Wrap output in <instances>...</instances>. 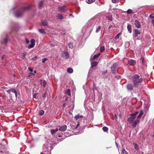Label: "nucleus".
Listing matches in <instances>:
<instances>
[{
	"label": "nucleus",
	"mask_w": 154,
	"mask_h": 154,
	"mask_svg": "<svg viewBox=\"0 0 154 154\" xmlns=\"http://www.w3.org/2000/svg\"><path fill=\"white\" fill-rule=\"evenodd\" d=\"M96 20L94 18H93L89 20L86 24L83 29V31L90 34L93 30L94 26L95 24Z\"/></svg>",
	"instance_id": "nucleus-1"
},
{
	"label": "nucleus",
	"mask_w": 154,
	"mask_h": 154,
	"mask_svg": "<svg viewBox=\"0 0 154 154\" xmlns=\"http://www.w3.org/2000/svg\"><path fill=\"white\" fill-rule=\"evenodd\" d=\"M131 79L133 82V85L134 87L137 88L138 86V84L141 83L143 80L142 78H140L138 74H135L131 77Z\"/></svg>",
	"instance_id": "nucleus-2"
},
{
	"label": "nucleus",
	"mask_w": 154,
	"mask_h": 154,
	"mask_svg": "<svg viewBox=\"0 0 154 154\" xmlns=\"http://www.w3.org/2000/svg\"><path fill=\"white\" fill-rule=\"evenodd\" d=\"M30 8V6L24 7L23 9H19L18 10L14 13V15L17 17H21L23 14L24 11L29 10Z\"/></svg>",
	"instance_id": "nucleus-3"
},
{
	"label": "nucleus",
	"mask_w": 154,
	"mask_h": 154,
	"mask_svg": "<svg viewBox=\"0 0 154 154\" xmlns=\"http://www.w3.org/2000/svg\"><path fill=\"white\" fill-rule=\"evenodd\" d=\"M138 113V112L137 111L134 113L131 114L130 115V117L128 118L127 119V121L130 124L136 118V115Z\"/></svg>",
	"instance_id": "nucleus-4"
},
{
	"label": "nucleus",
	"mask_w": 154,
	"mask_h": 154,
	"mask_svg": "<svg viewBox=\"0 0 154 154\" xmlns=\"http://www.w3.org/2000/svg\"><path fill=\"white\" fill-rule=\"evenodd\" d=\"M112 72L114 74H116L118 72V69L117 68V65L116 63H114L111 67Z\"/></svg>",
	"instance_id": "nucleus-5"
},
{
	"label": "nucleus",
	"mask_w": 154,
	"mask_h": 154,
	"mask_svg": "<svg viewBox=\"0 0 154 154\" xmlns=\"http://www.w3.org/2000/svg\"><path fill=\"white\" fill-rule=\"evenodd\" d=\"M61 57L65 59H68L69 57V55L67 51H63L61 53Z\"/></svg>",
	"instance_id": "nucleus-6"
},
{
	"label": "nucleus",
	"mask_w": 154,
	"mask_h": 154,
	"mask_svg": "<svg viewBox=\"0 0 154 154\" xmlns=\"http://www.w3.org/2000/svg\"><path fill=\"white\" fill-rule=\"evenodd\" d=\"M58 10L61 12H65L67 11V9L65 6H60L57 8Z\"/></svg>",
	"instance_id": "nucleus-7"
},
{
	"label": "nucleus",
	"mask_w": 154,
	"mask_h": 154,
	"mask_svg": "<svg viewBox=\"0 0 154 154\" xmlns=\"http://www.w3.org/2000/svg\"><path fill=\"white\" fill-rule=\"evenodd\" d=\"M134 24L135 27L137 29L140 28L141 27V25L140 23L138 20H135L134 21Z\"/></svg>",
	"instance_id": "nucleus-8"
},
{
	"label": "nucleus",
	"mask_w": 154,
	"mask_h": 154,
	"mask_svg": "<svg viewBox=\"0 0 154 154\" xmlns=\"http://www.w3.org/2000/svg\"><path fill=\"white\" fill-rule=\"evenodd\" d=\"M67 126L66 125H64L59 127L58 130L62 132L65 131L67 129Z\"/></svg>",
	"instance_id": "nucleus-9"
},
{
	"label": "nucleus",
	"mask_w": 154,
	"mask_h": 154,
	"mask_svg": "<svg viewBox=\"0 0 154 154\" xmlns=\"http://www.w3.org/2000/svg\"><path fill=\"white\" fill-rule=\"evenodd\" d=\"M126 87L128 91H131L133 90V86L131 84H128L126 85Z\"/></svg>",
	"instance_id": "nucleus-10"
},
{
	"label": "nucleus",
	"mask_w": 154,
	"mask_h": 154,
	"mask_svg": "<svg viewBox=\"0 0 154 154\" xmlns=\"http://www.w3.org/2000/svg\"><path fill=\"white\" fill-rule=\"evenodd\" d=\"M35 40L32 39L30 40V44L28 48H32L35 45Z\"/></svg>",
	"instance_id": "nucleus-11"
},
{
	"label": "nucleus",
	"mask_w": 154,
	"mask_h": 154,
	"mask_svg": "<svg viewBox=\"0 0 154 154\" xmlns=\"http://www.w3.org/2000/svg\"><path fill=\"white\" fill-rule=\"evenodd\" d=\"M140 122V120L138 119H137L135 121L133 122L132 124V126L133 128H135L136 127L137 125Z\"/></svg>",
	"instance_id": "nucleus-12"
},
{
	"label": "nucleus",
	"mask_w": 154,
	"mask_h": 154,
	"mask_svg": "<svg viewBox=\"0 0 154 154\" xmlns=\"http://www.w3.org/2000/svg\"><path fill=\"white\" fill-rule=\"evenodd\" d=\"M19 25L18 23H14L13 26H12V29H13V31H17V28H18Z\"/></svg>",
	"instance_id": "nucleus-13"
},
{
	"label": "nucleus",
	"mask_w": 154,
	"mask_h": 154,
	"mask_svg": "<svg viewBox=\"0 0 154 154\" xmlns=\"http://www.w3.org/2000/svg\"><path fill=\"white\" fill-rule=\"evenodd\" d=\"M40 84L42 86H43L44 88H45L47 85V83L45 80H44L43 81L42 79H40Z\"/></svg>",
	"instance_id": "nucleus-14"
},
{
	"label": "nucleus",
	"mask_w": 154,
	"mask_h": 154,
	"mask_svg": "<svg viewBox=\"0 0 154 154\" xmlns=\"http://www.w3.org/2000/svg\"><path fill=\"white\" fill-rule=\"evenodd\" d=\"M1 43L2 45H5L8 42V39L7 38H5L3 40H1Z\"/></svg>",
	"instance_id": "nucleus-15"
},
{
	"label": "nucleus",
	"mask_w": 154,
	"mask_h": 154,
	"mask_svg": "<svg viewBox=\"0 0 154 154\" xmlns=\"http://www.w3.org/2000/svg\"><path fill=\"white\" fill-rule=\"evenodd\" d=\"M128 63L131 65H134L136 63V62L134 60H130L128 61Z\"/></svg>",
	"instance_id": "nucleus-16"
},
{
	"label": "nucleus",
	"mask_w": 154,
	"mask_h": 154,
	"mask_svg": "<svg viewBox=\"0 0 154 154\" xmlns=\"http://www.w3.org/2000/svg\"><path fill=\"white\" fill-rule=\"evenodd\" d=\"M100 55V53L96 54L94 55L93 57L91 59V61H94L96 59L98 58Z\"/></svg>",
	"instance_id": "nucleus-17"
},
{
	"label": "nucleus",
	"mask_w": 154,
	"mask_h": 154,
	"mask_svg": "<svg viewBox=\"0 0 154 154\" xmlns=\"http://www.w3.org/2000/svg\"><path fill=\"white\" fill-rule=\"evenodd\" d=\"M58 131V129L57 128L55 129H51V134L53 135L55 134L56 132Z\"/></svg>",
	"instance_id": "nucleus-18"
},
{
	"label": "nucleus",
	"mask_w": 154,
	"mask_h": 154,
	"mask_svg": "<svg viewBox=\"0 0 154 154\" xmlns=\"http://www.w3.org/2000/svg\"><path fill=\"white\" fill-rule=\"evenodd\" d=\"M127 29L128 31L130 33H131L132 32V28L131 25L128 24L127 27Z\"/></svg>",
	"instance_id": "nucleus-19"
},
{
	"label": "nucleus",
	"mask_w": 154,
	"mask_h": 154,
	"mask_svg": "<svg viewBox=\"0 0 154 154\" xmlns=\"http://www.w3.org/2000/svg\"><path fill=\"white\" fill-rule=\"evenodd\" d=\"M98 64L97 61H94L91 63V67L95 66L97 65Z\"/></svg>",
	"instance_id": "nucleus-20"
},
{
	"label": "nucleus",
	"mask_w": 154,
	"mask_h": 154,
	"mask_svg": "<svg viewBox=\"0 0 154 154\" xmlns=\"http://www.w3.org/2000/svg\"><path fill=\"white\" fill-rule=\"evenodd\" d=\"M83 117V116L81 115L80 116L79 115H77L75 116V117L74 118L77 120L79 118H82Z\"/></svg>",
	"instance_id": "nucleus-21"
},
{
	"label": "nucleus",
	"mask_w": 154,
	"mask_h": 154,
	"mask_svg": "<svg viewBox=\"0 0 154 154\" xmlns=\"http://www.w3.org/2000/svg\"><path fill=\"white\" fill-rule=\"evenodd\" d=\"M143 112L142 110H141L140 112V113L138 115V116L137 117V118L138 119H140L141 118L142 116L143 115Z\"/></svg>",
	"instance_id": "nucleus-22"
},
{
	"label": "nucleus",
	"mask_w": 154,
	"mask_h": 154,
	"mask_svg": "<svg viewBox=\"0 0 154 154\" xmlns=\"http://www.w3.org/2000/svg\"><path fill=\"white\" fill-rule=\"evenodd\" d=\"M57 18L60 20H62L63 19V15L61 14H59L57 15Z\"/></svg>",
	"instance_id": "nucleus-23"
},
{
	"label": "nucleus",
	"mask_w": 154,
	"mask_h": 154,
	"mask_svg": "<svg viewBox=\"0 0 154 154\" xmlns=\"http://www.w3.org/2000/svg\"><path fill=\"white\" fill-rule=\"evenodd\" d=\"M43 3H44L43 1H42L40 2H39L38 5V7L39 8H40L42 7V6H43Z\"/></svg>",
	"instance_id": "nucleus-24"
},
{
	"label": "nucleus",
	"mask_w": 154,
	"mask_h": 154,
	"mask_svg": "<svg viewBox=\"0 0 154 154\" xmlns=\"http://www.w3.org/2000/svg\"><path fill=\"white\" fill-rule=\"evenodd\" d=\"M134 148L137 150H138L139 149V146L137 144L135 143H134Z\"/></svg>",
	"instance_id": "nucleus-25"
},
{
	"label": "nucleus",
	"mask_w": 154,
	"mask_h": 154,
	"mask_svg": "<svg viewBox=\"0 0 154 154\" xmlns=\"http://www.w3.org/2000/svg\"><path fill=\"white\" fill-rule=\"evenodd\" d=\"M67 72L70 73H72L73 72V69L71 68H69L67 69Z\"/></svg>",
	"instance_id": "nucleus-26"
},
{
	"label": "nucleus",
	"mask_w": 154,
	"mask_h": 154,
	"mask_svg": "<svg viewBox=\"0 0 154 154\" xmlns=\"http://www.w3.org/2000/svg\"><path fill=\"white\" fill-rule=\"evenodd\" d=\"M38 32L41 34H45V32L44 30L43 29H38Z\"/></svg>",
	"instance_id": "nucleus-27"
},
{
	"label": "nucleus",
	"mask_w": 154,
	"mask_h": 154,
	"mask_svg": "<svg viewBox=\"0 0 154 154\" xmlns=\"http://www.w3.org/2000/svg\"><path fill=\"white\" fill-rule=\"evenodd\" d=\"M122 35L121 32L118 33L115 37L114 38L115 40H117L119 38V36Z\"/></svg>",
	"instance_id": "nucleus-28"
},
{
	"label": "nucleus",
	"mask_w": 154,
	"mask_h": 154,
	"mask_svg": "<svg viewBox=\"0 0 154 154\" xmlns=\"http://www.w3.org/2000/svg\"><path fill=\"white\" fill-rule=\"evenodd\" d=\"M93 87L92 88V90L94 92L95 90H97V87L95 83H93Z\"/></svg>",
	"instance_id": "nucleus-29"
},
{
	"label": "nucleus",
	"mask_w": 154,
	"mask_h": 154,
	"mask_svg": "<svg viewBox=\"0 0 154 154\" xmlns=\"http://www.w3.org/2000/svg\"><path fill=\"white\" fill-rule=\"evenodd\" d=\"M48 23L47 22L44 21L42 22L41 24L43 26H45L48 25Z\"/></svg>",
	"instance_id": "nucleus-30"
},
{
	"label": "nucleus",
	"mask_w": 154,
	"mask_h": 154,
	"mask_svg": "<svg viewBox=\"0 0 154 154\" xmlns=\"http://www.w3.org/2000/svg\"><path fill=\"white\" fill-rule=\"evenodd\" d=\"M11 91L13 93H14L15 94V96L16 97H17V91H16V90H15V89H14V88H11Z\"/></svg>",
	"instance_id": "nucleus-31"
},
{
	"label": "nucleus",
	"mask_w": 154,
	"mask_h": 154,
	"mask_svg": "<svg viewBox=\"0 0 154 154\" xmlns=\"http://www.w3.org/2000/svg\"><path fill=\"white\" fill-rule=\"evenodd\" d=\"M95 0H86V2L88 4H91L95 1Z\"/></svg>",
	"instance_id": "nucleus-32"
},
{
	"label": "nucleus",
	"mask_w": 154,
	"mask_h": 154,
	"mask_svg": "<svg viewBox=\"0 0 154 154\" xmlns=\"http://www.w3.org/2000/svg\"><path fill=\"white\" fill-rule=\"evenodd\" d=\"M102 129L104 132H107L108 130V128L104 126L102 128Z\"/></svg>",
	"instance_id": "nucleus-33"
},
{
	"label": "nucleus",
	"mask_w": 154,
	"mask_h": 154,
	"mask_svg": "<svg viewBox=\"0 0 154 154\" xmlns=\"http://www.w3.org/2000/svg\"><path fill=\"white\" fill-rule=\"evenodd\" d=\"M134 33L138 35L140 34V31L137 29H135Z\"/></svg>",
	"instance_id": "nucleus-34"
},
{
	"label": "nucleus",
	"mask_w": 154,
	"mask_h": 154,
	"mask_svg": "<svg viewBox=\"0 0 154 154\" xmlns=\"http://www.w3.org/2000/svg\"><path fill=\"white\" fill-rule=\"evenodd\" d=\"M44 111L43 110H41L39 112V115L40 116H42L44 113Z\"/></svg>",
	"instance_id": "nucleus-35"
},
{
	"label": "nucleus",
	"mask_w": 154,
	"mask_h": 154,
	"mask_svg": "<svg viewBox=\"0 0 154 154\" xmlns=\"http://www.w3.org/2000/svg\"><path fill=\"white\" fill-rule=\"evenodd\" d=\"M66 93L69 96L70 95V90L69 89H68L66 91Z\"/></svg>",
	"instance_id": "nucleus-36"
},
{
	"label": "nucleus",
	"mask_w": 154,
	"mask_h": 154,
	"mask_svg": "<svg viewBox=\"0 0 154 154\" xmlns=\"http://www.w3.org/2000/svg\"><path fill=\"white\" fill-rule=\"evenodd\" d=\"M126 12L128 14H131L133 13L132 10L131 9H128Z\"/></svg>",
	"instance_id": "nucleus-37"
},
{
	"label": "nucleus",
	"mask_w": 154,
	"mask_h": 154,
	"mask_svg": "<svg viewBox=\"0 0 154 154\" xmlns=\"http://www.w3.org/2000/svg\"><path fill=\"white\" fill-rule=\"evenodd\" d=\"M68 46L69 48H73V46L72 44V43L71 42H69L68 43Z\"/></svg>",
	"instance_id": "nucleus-38"
},
{
	"label": "nucleus",
	"mask_w": 154,
	"mask_h": 154,
	"mask_svg": "<svg viewBox=\"0 0 154 154\" xmlns=\"http://www.w3.org/2000/svg\"><path fill=\"white\" fill-rule=\"evenodd\" d=\"M107 19L109 20L112 21V16H109L106 17Z\"/></svg>",
	"instance_id": "nucleus-39"
},
{
	"label": "nucleus",
	"mask_w": 154,
	"mask_h": 154,
	"mask_svg": "<svg viewBox=\"0 0 154 154\" xmlns=\"http://www.w3.org/2000/svg\"><path fill=\"white\" fill-rule=\"evenodd\" d=\"M122 154H128V152L125 149H123L122 151Z\"/></svg>",
	"instance_id": "nucleus-40"
},
{
	"label": "nucleus",
	"mask_w": 154,
	"mask_h": 154,
	"mask_svg": "<svg viewBox=\"0 0 154 154\" xmlns=\"http://www.w3.org/2000/svg\"><path fill=\"white\" fill-rule=\"evenodd\" d=\"M48 60V59L47 58H44L42 59V62L43 63H45V61H47Z\"/></svg>",
	"instance_id": "nucleus-41"
},
{
	"label": "nucleus",
	"mask_w": 154,
	"mask_h": 154,
	"mask_svg": "<svg viewBox=\"0 0 154 154\" xmlns=\"http://www.w3.org/2000/svg\"><path fill=\"white\" fill-rule=\"evenodd\" d=\"M26 55V52L23 53L22 55V58L23 59H24L25 57V56Z\"/></svg>",
	"instance_id": "nucleus-42"
},
{
	"label": "nucleus",
	"mask_w": 154,
	"mask_h": 154,
	"mask_svg": "<svg viewBox=\"0 0 154 154\" xmlns=\"http://www.w3.org/2000/svg\"><path fill=\"white\" fill-rule=\"evenodd\" d=\"M100 29H101L100 27V26L96 30V33L98 32L100 30Z\"/></svg>",
	"instance_id": "nucleus-43"
},
{
	"label": "nucleus",
	"mask_w": 154,
	"mask_h": 154,
	"mask_svg": "<svg viewBox=\"0 0 154 154\" xmlns=\"http://www.w3.org/2000/svg\"><path fill=\"white\" fill-rule=\"evenodd\" d=\"M56 46V45H55V44H51L50 45V47H51V48H52V47H55V46Z\"/></svg>",
	"instance_id": "nucleus-44"
},
{
	"label": "nucleus",
	"mask_w": 154,
	"mask_h": 154,
	"mask_svg": "<svg viewBox=\"0 0 154 154\" xmlns=\"http://www.w3.org/2000/svg\"><path fill=\"white\" fill-rule=\"evenodd\" d=\"M38 93H35L33 95V97L35 98H37V95L38 94Z\"/></svg>",
	"instance_id": "nucleus-45"
},
{
	"label": "nucleus",
	"mask_w": 154,
	"mask_h": 154,
	"mask_svg": "<svg viewBox=\"0 0 154 154\" xmlns=\"http://www.w3.org/2000/svg\"><path fill=\"white\" fill-rule=\"evenodd\" d=\"M112 1L113 3H116L119 2V0H112Z\"/></svg>",
	"instance_id": "nucleus-46"
},
{
	"label": "nucleus",
	"mask_w": 154,
	"mask_h": 154,
	"mask_svg": "<svg viewBox=\"0 0 154 154\" xmlns=\"http://www.w3.org/2000/svg\"><path fill=\"white\" fill-rule=\"evenodd\" d=\"M144 60V58L143 57H141L140 59V60L141 61L142 63H143V61Z\"/></svg>",
	"instance_id": "nucleus-47"
},
{
	"label": "nucleus",
	"mask_w": 154,
	"mask_h": 154,
	"mask_svg": "<svg viewBox=\"0 0 154 154\" xmlns=\"http://www.w3.org/2000/svg\"><path fill=\"white\" fill-rule=\"evenodd\" d=\"M5 57L6 56L5 55H3L2 57V60H4L5 58Z\"/></svg>",
	"instance_id": "nucleus-48"
},
{
	"label": "nucleus",
	"mask_w": 154,
	"mask_h": 154,
	"mask_svg": "<svg viewBox=\"0 0 154 154\" xmlns=\"http://www.w3.org/2000/svg\"><path fill=\"white\" fill-rule=\"evenodd\" d=\"M138 36V35L134 33V34L133 35V37L134 38H136Z\"/></svg>",
	"instance_id": "nucleus-49"
},
{
	"label": "nucleus",
	"mask_w": 154,
	"mask_h": 154,
	"mask_svg": "<svg viewBox=\"0 0 154 154\" xmlns=\"http://www.w3.org/2000/svg\"><path fill=\"white\" fill-rule=\"evenodd\" d=\"M37 56H35V57H33L32 58V60H35L37 58Z\"/></svg>",
	"instance_id": "nucleus-50"
},
{
	"label": "nucleus",
	"mask_w": 154,
	"mask_h": 154,
	"mask_svg": "<svg viewBox=\"0 0 154 154\" xmlns=\"http://www.w3.org/2000/svg\"><path fill=\"white\" fill-rule=\"evenodd\" d=\"M28 69L30 72H32L33 71L32 69L30 67H29Z\"/></svg>",
	"instance_id": "nucleus-51"
},
{
	"label": "nucleus",
	"mask_w": 154,
	"mask_h": 154,
	"mask_svg": "<svg viewBox=\"0 0 154 154\" xmlns=\"http://www.w3.org/2000/svg\"><path fill=\"white\" fill-rule=\"evenodd\" d=\"M149 17L152 18L154 19V16H153L152 14H151L149 16Z\"/></svg>",
	"instance_id": "nucleus-52"
},
{
	"label": "nucleus",
	"mask_w": 154,
	"mask_h": 154,
	"mask_svg": "<svg viewBox=\"0 0 154 154\" xmlns=\"http://www.w3.org/2000/svg\"><path fill=\"white\" fill-rule=\"evenodd\" d=\"M11 88L10 89H9L8 90H7V92L9 93H10V92H11Z\"/></svg>",
	"instance_id": "nucleus-53"
},
{
	"label": "nucleus",
	"mask_w": 154,
	"mask_h": 154,
	"mask_svg": "<svg viewBox=\"0 0 154 154\" xmlns=\"http://www.w3.org/2000/svg\"><path fill=\"white\" fill-rule=\"evenodd\" d=\"M26 43H27V44L29 43V40H28V39H27V38H26Z\"/></svg>",
	"instance_id": "nucleus-54"
},
{
	"label": "nucleus",
	"mask_w": 154,
	"mask_h": 154,
	"mask_svg": "<svg viewBox=\"0 0 154 154\" xmlns=\"http://www.w3.org/2000/svg\"><path fill=\"white\" fill-rule=\"evenodd\" d=\"M100 49V52H103L105 50V49Z\"/></svg>",
	"instance_id": "nucleus-55"
},
{
	"label": "nucleus",
	"mask_w": 154,
	"mask_h": 154,
	"mask_svg": "<svg viewBox=\"0 0 154 154\" xmlns=\"http://www.w3.org/2000/svg\"><path fill=\"white\" fill-rule=\"evenodd\" d=\"M107 72V70H106L105 71H103L102 72V74H104L106 73Z\"/></svg>",
	"instance_id": "nucleus-56"
},
{
	"label": "nucleus",
	"mask_w": 154,
	"mask_h": 154,
	"mask_svg": "<svg viewBox=\"0 0 154 154\" xmlns=\"http://www.w3.org/2000/svg\"><path fill=\"white\" fill-rule=\"evenodd\" d=\"M79 122L78 124H77L75 128V129H76L77 128V127L79 126Z\"/></svg>",
	"instance_id": "nucleus-57"
},
{
	"label": "nucleus",
	"mask_w": 154,
	"mask_h": 154,
	"mask_svg": "<svg viewBox=\"0 0 154 154\" xmlns=\"http://www.w3.org/2000/svg\"><path fill=\"white\" fill-rule=\"evenodd\" d=\"M152 23L154 26V19H153L152 21Z\"/></svg>",
	"instance_id": "nucleus-58"
},
{
	"label": "nucleus",
	"mask_w": 154,
	"mask_h": 154,
	"mask_svg": "<svg viewBox=\"0 0 154 154\" xmlns=\"http://www.w3.org/2000/svg\"><path fill=\"white\" fill-rule=\"evenodd\" d=\"M46 97V93H45L43 95V98H45Z\"/></svg>",
	"instance_id": "nucleus-59"
},
{
	"label": "nucleus",
	"mask_w": 154,
	"mask_h": 154,
	"mask_svg": "<svg viewBox=\"0 0 154 154\" xmlns=\"http://www.w3.org/2000/svg\"><path fill=\"white\" fill-rule=\"evenodd\" d=\"M30 75H35V74L34 73H32V72H30Z\"/></svg>",
	"instance_id": "nucleus-60"
},
{
	"label": "nucleus",
	"mask_w": 154,
	"mask_h": 154,
	"mask_svg": "<svg viewBox=\"0 0 154 154\" xmlns=\"http://www.w3.org/2000/svg\"><path fill=\"white\" fill-rule=\"evenodd\" d=\"M112 27V25H110L109 27V29H110V28H111Z\"/></svg>",
	"instance_id": "nucleus-61"
},
{
	"label": "nucleus",
	"mask_w": 154,
	"mask_h": 154,
	"mask_svg": "<svg viewBox=\"0 0 154 154\" xmlns=\"http://www.w3.org/2000/svg\"><path fill=\"white\" fill-rule=\"evenodd\" d=\"M63 108H65V103H64L63 105Z\"/></svg>",
	"instance_id": "nucleus-62"
},
{
	"label": "nucleus",
	"mask_w": 154,
	"mask_h": 154,
	"mask_svg": "<svg viewBox=\"0 0 154 154\" xmlns=\"http://www.w3.org/2000/svg\"><path fill=\"white\" fill-rule=\"evenodd\" d=\"M62 137V136L60 134L58 135V137Z\"/></svg>",
	"instance_id": "nucleus-63"
},
{
	"label": "nucleus",
	"mask_w": 154,
	"mask_h": 154,
	"mask_svg": "<svg viewBox=\"0 0 154 154\" xmlns=\"http://www.w3.org/2000/svg\"><path fill=\"white\" fill-rule=\"evenodd\" d=\"M115 143H116V146H117V147H118V143H117L116 142Z\"/></svg>",
	"instance_id": "nucleus-64"
}]
</instances>
